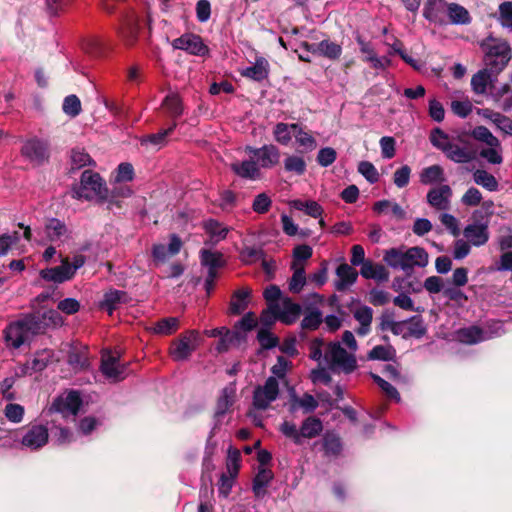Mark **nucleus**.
<instances>
[{
  "label": "nucleus",
  "mask_w": 512,
  "mask_h": 512,
  "mask_svg": "<svg viewBox=\"0 0 512 512\" xmlns=\"http://www.w3.org/2000/svg\"><path fill=\"white\" fill-rule=\"evenodd\" d=\"M24 413V407L20 404L9 403L4 408L5 417L12 423L22 422Z\"/></svg>",
  "instance_id": "obj_58"
},
{
  "label": "nucleus",
  "mask_w": 512,
  "mask_h": 512,
  "mask_svg": "<svg viewBox=\"0 0 512 512\" xmlns=\"http://www.w3.org/2000/svg\"><path fill=\"white\" fill-rule=\"evenodd\" d=\"M374 211L377 213H388L391 212L397 219L402 220L405 218L404 209L396 202L389 200L378 201L374 204Z\"/></svg>",
  "instance_id": "obj_43"
},
{
  "label": "nucleus",
  "mask_w": 512,
  "mask_h": 512,
  "mask_svg": "<svg viewBox=\"0 0 512 512\" xmlns=\"http://www.w3.org/2000/svg\"><path fill=\"white\" fill-rule=\"evenodd\" d=\"M464 236L474 246H483L489 240L488 227L485 224L473 223L464 229Z\"/></svg>",
  "instance_id": "obj_20"
},
{
  "label": "nucleus",
  "mask_w": 512,
  "mask_h": 512,
  "mask_svg": "<svg viewBox=\"0 0 512 512\" xmlns=\"http://www.w3.org/2000/svg\"><path fill=\"white\" fill-rule=\"evenodd\" d=\"M301 46L308 53L324 56L332 60L338 59L342 53L341 46L329 40H323L318 44H309L307 42H303Z\"/></svg>",
  "instance_id": "obj_15"
},
{
  "label": "nucleus",
  "mask_w": 512,
  "mask_h": 512,
  "mask_svg": "<svg viewBox=\"0 0 512 512\" xmlns=\"http://www.w3.org/2000/svg\"><path fill=\"white\" fill-rule=\"evenodd\" d=\"M290 205L299 211H303L307 215L313 218H320L323 213L322 207L313 200L303 201V200H293L290 202Z\"/></svg>",
  "instance_id": "obj_39"
},
{
  "label": "nucleus",
  "mask_w": 512,
  "mask_h": 512,
  "mask_svg": "<svg viewBox=\"0 0 512 512\" xmlns=\"http://www.w3.org/2000/svg\"><path fill=\"white\" fill-rule=\"evenodd\" d=\"M204 227L206 232L210 235L211 239L215 242L223 240L229 232L228 227L215 220L206 221Z\"/></svg>",
  "instance_id": "obj_47"
},
{
  "label": "nucleus",
  "mask_w": 512,
  "mask_h": 512,
  "mask_svg": "<svg viewBox=\"0 0 512 512\" xmlns=\"http://www.w3.org/2000/svg\"><path fill=\"white\" fill-rule=\"evenodd\" d=\"M269 64L264 57H257L253 66H248L241 71V75L255 81H261L268 76Z\"/></svg>",
  "instance_id": "obj_28"
},
{
  "label": "nucleus",
  "mask_w": 512,
  "mask_h": 512,
  "mask_svg": "<svg viewBox=\"0 0 512 512\" xmlns=\"http://www.w3.org/2000/svg\"><path fill=\"white\" fill-rule=\"evenodd\" d=\"M54 359V353L50 349H43L37 352L31 362L20 368L22 374L42 371Z\"/></svg>",
  "instance_id": "obj_22"
},
{
  "label": "nucleus",
  "mask_w": 512,
  "mask_h": 512,
  "mask_svg": "<svg viewBox=\"0 0 512 512\" xmlns=\"http://www.w3.org/2000/svg\"><path fill=\"white\" fill-rule=\"evenodd\" d=\"M456 335L458 341L469 345L477 344L489 339V336L486 335V332L476 326L462 328L457 331Z\"/></svg>",
  "instance_id": "obj_30"
},
{
  "label": "nucleus",
  "mask_w": 512,
  "mask_h": 512,
  "mask_svg": "<svg viewBox=\"0 0 512 512\" xmlns=\"http://www.w3.org/2000/svg\"><path fill=\"white\" fill-rule=\"evenodd\" d=\"M22 155L33 162H42L48 157V144L36 138L27 140L22 148Z\"/></svg>",
  "instance_id": "obj_16"
},
{
  "label": "nucleus",
  "mask_w": 512,
  "mask_h": 512,
  "mask_svg": "<svg viewBox=\"0 0 512 512\" xmlns=\"http://www.w3.org/2000/svg\"><path fill=\"white\" fill-rule=\"evenodd\" d=\"M426 333V328L419 317H412L406 321V332L404 337L413 336L421 338Z\"/></svg>",
  "instance_id": "obj_53"
},
{
  "label": "nucleus",
  "mask_w": 512,
  "mask_h": 512,
  "mask_svg": "<svg viewBox=\"0 0 512 512\" xmlns=\"http://www.w3.org/2000/svg\"><path fill=\"white\" fill-rule=\"evenodd\" d=\"M353 316L360 324V327L357 329L358 335H367L370 332L373 310L369 306L360 305L353 310Z\"/></svg>",
  "instance_id": "obj_27"
},
{
  "label": "nucleus",
  "mask_w": 512,
  "mask_h": 512,
  "mask_svg": "<svg viewBox=\"0 0 512 512\" xmlns=\"http://www.w3.org/2000/svg\"><path fill=\"white\" fill-rule=\"evenodd\" d=\"M499 20L503 27L512 29V2H502L500 4Z\"/></svg>",
  "instance_id": "obj_64"
},
{
  "label": "nucleus",
  "mask_w": 512,
  "mask_h": 512,
  "mask_svg": "<svg viewBox=\"0 0 512 512\" xmlns=\"http://www.w3.org/2000/svg\"><path fill=\"white\" fill-rule=\"evenodd\" d=\"M82 406L80 394L76 391H67L57 396L51 403L48 412L59 413L63 417L76 416Z\"/></svg>",
  "instance_id": "obj_7"
},
{
  "label": "nucleus",
  "mask_w": 512,
  "mask_h": 512,
  "mask_svg": "<svg viewBox=\"0 0 512 512\" xmlns=\"http://www.w3.org/2000/svg\"><path fill=\"white\" fill-rule=\"evenodd\" d=\"M485 116L501 131L512 135V119L498 112H489Z\"/></svg>",
  "instance_id": "obj_51"
},
{
  "label": "nucleus",
  "mask_w": 512,
  "mask_h": 512,
  "mask_svg": "<svg viewBox=\"0 0 512 512\" xmlns=\"http://www.w3.org/2000/svg\"><path fill=\"white\" fill-rule=\"evenodd\" d=\"M182 241L176 235H172L168 245L156 244L153 246L152 254L156 261L165 262L170 257L179 253Z\"/></svg>",
  "instance_id": "obj_19"
},
{
  "label": "nucleus",
  "mask_w": 512,
  "mask_h": 512,
  "mask_svg": "<svg viewBox=\"0 0 512 512\" xmlns=\"http://www.w3.org/2000/svg\"><path fill=\"white\" fill-rule=\"evenodd\" d=\"M52 435L56 444L67 445L76 441V435L70 428L54 425L52 426Z\"/></svg>",
  "instance_id": "obj_45"
},
{
  "label": "nucleus",
  "mask_w": 512,
  "mask_h": 512,
  "mask_svg": "<svg viewBox=\"0 0 512 512\" xmlns=\"http://www.w3.org/2000/svg\"><path fill=\"white\" fill-rule=\"evenodd\" d=\"M310 357L332 371L350 373L356 368L354 354L347 352L339 342L325 344L321 339H314L310 344Z\"/></svg>",
  "instance_id": "obj_1"
},
{
  "label": "nucleus",
  "mask_w": 512,
  "mask_h": 512,
  "mask_svg": "<svg viewBox=\"0 0 512 512\" xmlns=\"http://www.w3.org/2000/svg\"><path fill=\"white\" fill-rule=\"evenodd\" d=\"M484 51V63L492 73L501 72L511 59V49L507 42L487 38L481 43Z\"/></svg>",
  "instance_id": "obj_3"
},
{
  "label": "nucleus",
  "mask_w": 512,
  "mask_h": 512,
  "mask_svg": "<svg viewBox=\"0 0 512 512\" xmlns=\"http://www.w3.org/2000/svg\"><path fill=\"white\" fill-rule=\"evenodd\" d=\"M44 234L47 241L56 245L63 244L70 238L66 224L57 218H48L44 224Z\"/></svg>",
  "instance_id": "obj_13"
},
{
  "label": "nucleus",
  "mask_w": 512,
  "mask_h": 512,
  "mask_svg": "<svg viewBox=\"0 0 512 512\" xmlns=\"http://www.w3.org/2000/svg\"><path fill=\"white\" fill-rule=\"evenodd\" d=\"M277 306L278 318L284 324L294 323L300 316L301 307L299 304L293 302L290 298H283L279 303H274Z\"/></svg>",
  "instance_id": "obj_17"
},
{
  "label": "nucleus",
  "mask_w": 512,
  "mask_h": 512,
  "mask_svg": "<svg viewBox=\"0 0 512 512\" xmlns=\"http://www.w3.org/2000/svg\"><path fill=\"white\" fill-rule=\"evenodd\" d=\"M172 46L175 49L183 50L195 56L203 57L209 54V48L202 38L193 33H185L174 39Z\"/></svg>",
  "instance_id": "obj_11"
},
{
  "label": "nucleus",
  "mask_w": 512,
  "mask_h": 512,
  "mask_svg": "<svg viewBox=\"0 0 512 512\" xmlns=\"http://www.w3.org/2000/svg\"><path fill=\"white\" fill-rule=\"evenodd\" d=\"M40 277L48 282L63 283L73 278L68 268V259H62L61 265L43 269L40 271Z\"/></svg>",
  "instance_id": "obj_18"
},
{
  "label": "nucleus",
  "mask_w": 512,
  "mask_h": 512,
  "mask_svg": "<svg viewBox=\"0 0 512 512\" xmlns=\"http://www.w3.org/2000/svg\"><path fill=\"white\" fill-rule=\"evenodd\" d=\"M294 138L296 144L304 151H313L317 147L316 139L299 124H297V128H295Z\"/></svg>",
  "instance_id": "obj_38"
},
{
  "label": "nucleus",
  "mask_w": 512,
  "mask_h": 512,
  "mask_svg": "<svg viewBox=\"0 0 512 512\" xmlns=\"http://www.w3.org/2000/svg\"><path fill=\"white\" fill-rule=\"evenodd\" d=\"M446 157L455 163H468L474 158V153L467 146H460L451 142L448 149L444 152Z\"/></svg>",
  "instance_id": "obj_29"
},
{
  "label": "nucleus",
  "mask_w": 512,
  "mask_h": 512,
  "mask_svg": "<svg viewBox=\"0 0 512 512\" xmlns=\"http://www.w3.org/2000/svg\"><path fill=\"white\" fill-rule=\"evenodd\" d=\"M452 189L449 185H441L429 190L427 202L436 210L446 211L451 207Z\"/></svg>",
  "instance_id": "obj_14"
},
{
  "label": "nucleus",
  "mask_w": 512,
  "mask_h": 512,
  "mask_svg": "<svg viewBox=\"0 0 512 512\" xmlns=\"http://www.w3.org/2000/svg\"><path fill=\"white\" fill-rule=\"evenodd\" d=\"M293 275L289 282V290L293 293H299L307 282L304 266L298 264H291Z\"/></svg>",
  "instance_id": "obj_40"
},
{
  "label": "nucleus",
  "mask_w": 512,
  "mask_h": 512,
  "mask_svg": "<svg viewBox=\"0 0 512 512\" xmlns=\"http://www.w3.org/2000/svg\"><path fill=\"white\" fill-rule=\"evenodd\" d=\"M411 176V168L403 165L394 172L393 182L398 188H404L409 184Z\"/></svg>",
  "instance_id": "obj_63"
},
{
  "label": "nucleus",
  "mask_w": 512,
  "mask_h": 512,
  "mask_svg": "<svg viewBox=\"0 0 512 512\" xmlns=\"http://www.w3.org/2000/svg\"><path fill=\"white\" fill-rule=\"evenodd\" d=\"M49 442V428L40 423H33L24 427L14 440V446L22 450L36 452L44 448Z\"/></svg>",
  "instance_id": "obj_4"
},
{
  "label": "nucleus",
  "mask_w": 512,
  "mask_h": 512,
  "mask_svg": "<svg viewBox=\"0 0 512 512\" xmlns=\"http://www.w3.org/2000/svg\"><path fill=\"white\" fill-rule=\"evenodd\" d=\"M318 406L316 399L310 394H304L302 397L293 396L291 399V410L296 411L299 408L305 412H312Z\"/></svg>",
  "instance_id": "obj_46"
},
{
  "label": "nucleus",
  "mask_w": 512,
  "mask_h": 512,
  "mask_svg": "<svg viewBox=\"0 0 512 512\" xmlns=\"http://www.w3.org/2000/svg\"><path fill=\"white\" fill-rule=\"evenodd\" d=\"M127 366L119 362L118 357L110 352L102 355L101 372L111 382H118L126 378Z\"/></svg>",
  "instance_id": "obj_12"
},
{
  "label": "nucleus",
  "mask_w": 512,
  "mask_h": 512,
  "mask_svg": "<svg viewBox=\"0 0 512 512\" xmlns=\"http://www.w3.org/2000/svg\"><path fill=\"white\" fill-rule=\"evenodd\" d=\"M72 196L77 199L104 200L107 198V189L99 174L85 170L81 175L80 184L73 188Z\"/></svg>",
  "instance_id": "obj_5"
},
{
  "label": "nucleus",
  "mask_w": 512,
  "mask_h": 512,
  "mask_svg": "<svg viewBox=\"0 0 512 512\" xmlns=\"http://www.w3.org/2000/svg\"><path fill=\"white\" fill-rule=\"evenodd\" d=\"M162 106L173 118L179 117L183 113L182 101L176 93H169L163 100Z\"/></svg>",
  "instance_id": "obj_44"
},
{
  "label": "nucleus",
  "mask_w": 512,
  "mask_h": 512,
  "mask_svg": "<svg viewBox=\"0 0 512 512\" xmlns=\"http://www.w3.org/2000/svg\"><path fill=\"white\" fill-rule=\"evenodd\" d=\"M236 395V387L234 384H230L226 386L217 401L215 417L217 421L220 420L222 416L226 414V412L230 409L232 404L234 403Z\"/></svg>",
  "instance_id": "obj_26"
},
{
  "label": "nucleus",
  "mask_w": 512,
  "mask_h": 512,
  "mask_svg": "<svg viewBox=\"0 0 512 512\" xmlns=\"http://www.w3.org/2000/svg\"><path fill=\"white\" fill-rule=\"evenodd\" d=\"M323 429L322 422L316 417H308L300 427L301 439L314 438L318 436Z\"/></svg>",
  "instance_id": "obj_41"
},
{
  "label": "nucleus",
  "mask_w": 512,
  "mask_h": 512,
  "mask_svg": "<svg viewBox=\"0 0 512 512\" xmlns=\"http://www.w3.org/2000/svg\"><path fill=\"white\" fill-rule=\"evenodd\" d=\"M200 343V333L197 330H189L172 342L169 353L173 360L185 361L196 351Z\"/></svg>",
  "instance_id": "obj_6"
},
{
  "label": "nucleus",
  "mask_w": 512,
  "mask_h": 512,
  "mask_svg": "<svg viewBox=\"0 0 512 512\" xmlns=\"http://www.w3.org/2000/svg\"><path fill=\"white\" fill-rule=\"evenodd\" d=\"M419 179L424 185L438 184L446 180L444 169L437 164L424 168L420 172Z\"/></svg>",
  "instance_id": "obj_34"
},
{
  "label": "nucleus",
  "mask_w": 512,
  "mask_h": 512,
  "mask_svg": "<svg viewBox=\"0 0 512 512\" xmlns=\"http://www.w3.org/2000/svg\"><path fill=\"white\" fill-rule=\"evenodd\" d=\"M394 356L395 350L389 345L375 346L368 354L369 359L382 361L391 360L394 358Z\"/></svg>",
  "instance_id": "obj_55"
},
{
  "label": "nucleus",
  "mask_w": 512,
  "mask_h": 512,
  "mask_svg": "<svg viewBox=\"0 0 512 512\" xmlns=\"http://www.w3.org/2000/svg\"><path fill=\"white\" fill-rule=\"evenodd\" d=\"M284 168L287 172L302 175L306 171V162L300 156L290 155L284 159Z\"/></svg>",
  "instance_id": "obj_50"
},
{
  "label": "nucleus",
  "mask_w": 512,
  "mask_h": 512,
  "mask_svg": "<svg viewBox=\"0 0 512 512\" xmlns=\"http://www.w3.org/2000/svg\"><path fill=\"white\" fill-rule=\"evenodd\" d=\"M489 74L486 70L479 71L473 75L471 79V86L475 93L483 94L486 92L487 85L489 82Z\"/></svg>",
  "instance_id": "obj_59"
},
{
  "label": "nucleus",
  "mask_w": 512,
  "mask_h": 512,
  "mask_svg": "<svg viewBox=\"0 0 512 512\" xmlns=\"http://www.w3.org/2000/svg\"><path fill=\"white\" fill-rule=\"evenodd\" d=\"M273 478V474L270 470L261 469L253 482V492L257 498H262L266 494V487Z\"/></svg>",
  "instance_id": "obj_37"
},
{
  "label": "nucleus",
  "mask_w": 512,
  "mask_h": 512,
  "mask_svg": "<svg viewBox=\"0 0 512 512\" xmlns=\"http://www.w3.org/2000/svg\"><path fill=\"white\" fill-rule=\"evenodd\" d=\"M42 322L47 327H60L64 323L63 317L60 315V313L57 310H47L42 313Z\"/></svg>",
  "instance_id": "obj_62"
},
{
  "label": "nucleus",
  "mask_w": 512,
  "mask_h": 512,
  "mask_svg": "<svg viewBox=\"0 0 512 512\" xmlns=\"http://www.w3.org/2000/svg\"><path fill=\"white\" fill-rule=\"evenodd\" d=\"M179 328V320L176 317L163 318L157 321L150 330L158 335H171Z\"/></svg>",
  "instance_id": "obj_36"
},
{
  "label": "nucleus",
  "mask_w": 512,
  "mask_h": 512,
  "mask_svg": "<svg viewBox=\"0 0 512 512\" xmlns=\"http://www.w3.org/2000/svg\"><path fill=\"white\" fill-rule=\"evenodd\" d=\"M251 292L250 288L242 287L233 293L229 307L231 314L239 315L246 310L251 302Z\"/></svg>",
  "instance_id": "obj_24"
},
{
  "label": "nucleus",
  "mask_w": 512,
  "mask_h": 512,
  "mask_svg": "<svg viewBox=\"0 0 512 512\" xmlns=\"http://www.w3.org/2000/svg\"><path fill=\"white\" fill-rule=\"evenodd\" d=\"M22 374V372H18V371H15L13 374L5 377L1 382H0V392L3 396V398L7 399V400H13L15 399V393L12 391V388L16 382V379L18 377H20Z\"/></svg>",
  "instance_id": "obj_52"
},
{
  "label": "nucleus",
  "mask_w": 512,
  "mask_h": 512,
  "mask_svg": "<svg viewBox=\"0 0 512 512\" xmlns=\"http://www.w3.org/2000/svg\"><path fill=\"white\" fill-rule=\"evenodd\" d=\"M201 263L208 267L207 283L213 282L217 277V268L224 263L222 254L211 250L201 251Z\"/></svg>",
  "instance_id": "obj_23"
},
{
  "label": "nucleus",
  "mask_w": 512,
  "mask_h": 512,
  "mask_svg": "<svg viewBox=\"0 0 512 512\" xmlns=\"http://www.w3.org/2000/svg\"><path fill=\"white\" fill-rule=\"evenodd\" d=\"M34 325L32 317L13 322L4 330V338L7 346L19 348L29 338Z\"/></svg>",
  "instance_id": "obj_8"
},
{
  "label": "nucleus",
  "mask_w": 512,
  "mask_h": 512,
  "mask_svg": "<svg viewBox=\"0 0 512 512\" xmlns=\"http://www.w3.org/2000/svg\"><path fill=\"white\" fill-rule=\"evenodd\" d=\"M447 11L451 22L454 24H467L470 21L468 11L457 3L448 5Z\"/></svg>",
  "instance_id": "obj_48"
},
{
  "label": "nucleus",
  "mask_w": 512,
  "mask_h": 512,
  "mask_svg": "<svg viewBox=\"0 0 512 512\" xmlns=\"http://www.w3.org/2000/svg\"><path fill=\"white\" fill-rule=\"evenodd\" d=\"M360 274L366 279H374L379 282L387 281L389 279L388 270L383 265L375 264L371 261L363 263Z\"/></svg>",
  "instance_id": "obj_31"
},
{
  "label": "nucleus",
  "mask_w": 512,
  "mask_h": 512,
  "mask_svg": "<svg viewBox=\"0 0 512 512\" xmlns=\"http://www.w3.org/2000/svg\"><path fill=\"white\" fill-rule=\"evenodd\" d=\"M63 112L71 117H76L81 112V102L76 95H69L64 99Z\"/></svg>",
  "instance_id": "obj_60"
},
{
  "label": "nucleus",
  "mask_w": 512,
  "mask_h": 512,
  "mask_svg": "<svg viewBox=\"0 0 512 512\" xmlns=\"http://www.w3.org/2000/svg\"><path fill=\"white\" fill-rule=\"evenodd\" d=\"M231 169L240 177L254 180L259 177L260 171L253 158L242 162H234Z\"/></svg>",
  "instance_id": "obj_32"
},
{
  "label": "nucleus",
  "mask_w": 512,
  "mask_h": 512,
  "mask_svg": "<svg viewBox=\"0 0 512 512\" xmlns=\"http://www.w3.org/2000/svg\"><path fill=\"white\" fill-rule=\"evenodd\" d=\"M279 430L285 437L292 439L295 444L302 443L300 429H298L294 423L284 421L280 425Z\"/></svg>",
  "instance_id": "obj_61"
},
{
  "label": "nucleus",
  "mask_w": 512,
  "mask_h": 512,
  "mask_svg": "<svg viewBox=\"0 0 512 512\" xmlns=\"http://www.w3.org/2000/svg\"><path fill=\"white\" fill-rule=\"evenodd\" d=\"M453 140V138H451L440 128H435L431 131L430 141L432 145L441 150L443 153L448 149Z\"/></svg>",
  "instance_id": "obj_49"
},
{
  "label": "nucleus",
  "mask_w": 512,
  "mask_h": 512,
  "mask_svg": "<svg viewBox=\"0 0 512 512\" xmlns=\"http://www.w3.org/2000/svg\"><path fill=\"white\" fill-rule=\"evenodd\" d=\"M336 275L338 279L335 281V288L338 291H344L356 281L358 273L350 265L344 263L337 267Z\"/></svg>",
  "instance_id": "obj_25"
},
{
  "label": "nucleus",
  "mask_w": 512,
  "mask_h": 512,
  "mask_svg": "<svg viewBox=\"0 0 512 512\" xmlns=\"http://www.w3.org/2000/svg\"><path fill=\"white\" fill-rule=\"evenodd\" d=\"M295 128H297V123H277L273 129L275 140L281 145H289L294 137Z\"/></svg>",
  "instance_id": "obj_35"
},
{
  "label": "nucleus",
  "mask_w": 512,
  "mask_h": 512,
  "mask_svg": "<svg viewBox=\"0 0 512 512\" xmlns=\"http://www.w3.org/2000/svg\"><path fill=\"white\" fill-rule=\"evenodd\" d=\"M279 395V382L275 377H269L263 385L255 388L253 406L258 410L267 409Z\"/></svg>",
  "instance_id": "obj_9"
},
{
  "label": "nucleus",
  "mask_w": 512,
  "mask_h": 512,
  "mask_svg": "<svg viewBox=\"0 0 512 512\" xmlns=\"http://www.w3.org/2000/svg\"><path fill=\"white\" fill-rule=\"evenodd\" d=\"M130 298L127 293L120 290H109L107 291L99 306L102 310L107 311L110 315L114 310L120 308L122 304L128 303Z\"/></svg>",
  "instance_id": "obj_21"
},
{
  "label": "nucleus",
  "mask_w": 512,
  "mask_h": 512,
  "mask_svg": "<svg viewBox=\"0 0 512 512\" xmlns=\"http://www.w3.org/2000/svg\"><path fill=\"white\" fill-rule=\"evenodd\" d=\"M142 22L143 20L136 15L129 16L125 28L121 32V37L126 46H132L135 43Z\"/></svg>",
  "instance_id": "obj_33"
},
{
  "label": "nucleus",
  "mask_w": 512,
  "mask_h": 512,
  "mask_svg": "<svg viewBox=\"0 0 512 512\" xmlns=\"http://www.w3.org/2000/svg\"><path fill=\"white\" fill-rule=\"evenodd\" d=\"M472 135L475 139L486 143L491 147H498V139L492 135V133L484 126H478L473 129Z\"/></svg>",
  "instance_id": "obj_57"
},
{
  "label": "nucleus",
  "mask_w": 512,
  "mask_h": 512,
  "mask_svg": "<svg viewBox=\"0 0 512 512\" xmlns=\"http://www.w3.org/2000/svg\"><path fill=\"white\" fill-rule=\"evenodd\" d=\"M495 99L499 107L505 111L512 109V88L509 85H503L496 93Z\"/></svg>",
  "instance_id": "obj_54"
},
{
  "label": "nucleus",
  "mask_w": 512,
  "mask_h": 512,
  "mask_svg": "<svg viewBox=\"0 0 512 512\" xmlns=\"http://www.w3.org/2000/svg\"><path fill=\"white\" fill-rule=\"evenodd\" d=\"M245 152L257 163L258 168H272L279 163L280 151L273 145H264L260 148L247 146Z\"/></svg>",
  "instance_id": "obj_10"
},
{
  "label": "nucleus",
  "mask_w": 512,
  "mask_h": 512,
  "mask_svg": "<svg viewBox=\"0 0 512 512\" xmlns=\"http://www.w3.org/2000/svg\"><path fill=\"white\" fill-rule=\"evenodd\" d=\"M241 339V335L238 331H230L226 329V331L221 335L219 342L217 343L216 349L219 352L227 351L231 345L236 342H239Z\"/></svg>",
  "instance_id": "obj_56"
},
{
  "label": "nucleus",
  "mask_w": 512,
  "mask_h": 512,
  "mask_svg": "<svg viewBox=\"0 0 512 512\" xmlns=\"http://www.w3.org/2000/svg\"><path fill=\"white\" fill-rule=\"evenodd\" d=\"M473 180L477 185L482 186L488 191L498 190L499 184L496 178L485 170L477 169L473 173Z\"/></svg>",
  "instance_id": "obj_42"
},
{
  "label": "nucleus",
  "mask_w": 512,
  "mask_h": 512,
  "mask_svg": "<svg viewBox=\"0 0 512 512\" xmlns=\"http://www.w3.org/2000/svg\"><path fill=\"white\" fill-rule=\"evenodd\" d=\"M383 260L393 269L408 272L414 267H425L428 264V253L421 247L391 248L385 251Z\"/></svg>",
  "instance_id": "obj_2"
}]
</instances>
